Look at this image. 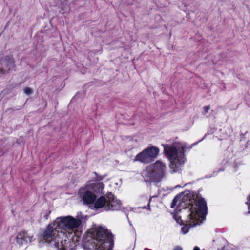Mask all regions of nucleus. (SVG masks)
Here are the masks:
<instances>
[{
  "instance_id": "nucleus-1",
  "label": "nucleus",
  "mask_w": 250,
  "mask_h": 250,
  "mask_svg": "<svg viewBox=\"0 0 250 250\" xmlns=\"http://www.w3.org/2000/svg\"><path fill=\"white\" fill-rule=\"evenodd\" d=\"M187 204L189 207L186 208L185 202L181 200L180 195H179L174 198L171 205V208H176V210H180L183 208L184 212L188 213L187 218L184 221L186 224L181 228V231L184 234L188 232L189 228L200 224L207 213V204L203 199Z\"/></svg>"
},
{
  "instance_id": "nucleus-2",
  "label": "nucleus",
  "mask_w": 250,
  "mask_h": 250,
  "mask_svg": "<svg viewBox=\"0 0 250 250\" xmlns=\"http://www.w3.org/2000/svg\"><path fill=\"white\" fill-rule=\"evenodd\" d=\"M91 234L84 243L85 250H110L113 247L112 235L107 229L99 227L91 230Z\"/></svg>"
},
{
  "instance_id": "nucleus-3",
  "label": "nucleus",
  "mask_w": 250,
  "mask_h": 250,
  "mask_svg": "<svg viewBox=\"0 0 250 250\" xmlns=\"http://www.w3.org/2000/svg\"><path fill=\"white\" fill-rule=\"evenodd\" d=\"M163 146L164 152L170 161V167L173 169V172L177 171L178 167L186 161L184 156L185 146L176 142L171 145H163Z\"/></svg>"
},
{
  "instance_id": "nucleus-4",
  "label": "nucleus",
  "mask_w": 250,
  "mask_h": 250,
  "mask_svg": "<svg viewBox=\"0 0 250 250\" xmlns=\"http://www.w3.org/2000/svg\"><path fill=\"white\" fill-rule=\"evenodd\" d=\"M60 229L52 224H49L42 234L43 239L48 243L54 242V246L57 250H72L74 243L70 239H63L59 242L61 236Z\"/></svg>"
},
{
  "instance_id": "nucleus-5",
  "label": "nucleus",
  "mask_w": 250,
  "mask_h": 250,
  "mask_svg": "<svg viewBox=\"0 0 250 250\" xmlns=\"http://www.w3.org/2000/svg\"><path fill=\"white\" fill-rule=\"evenodd\" d=\"M82 224V220L79 218L71 216H61L57 218L53 222V225L60 229V234L64 236L65 233H74Z\"/></svg>"
},
{
  "instance_id": "nucleus-6",
  "label": "nucleus",
  "mask_w": 250,
  "mask_h": 250,
  "mask_svg": "<svg viewBox=\"0 0 250 250\" xmlns=\"http://www.w3.org/2000/svg\"><path fill=\"white\" fill-rule=\"evenodd\" d=\"M96 208H103L105 210H118L121 208V202L116 199L111 192L105 196H101L94 204Z\"/></svg>"
},
{
  "instance_id": "nucleus-7",
  "label": "nucleus",
  "mask_w": 250,
  "mask_h": 250,
  "mask_svg": "<svg viewBox=\"0 0 250 250\" xmlns=\"http://www.w3.org/2000/svg\"><path fill=\"white\" fill-rule=\"evenodd\" d=\"M159 152L158 148L151 146L145 149L142 152L138 154L134 161H140L143 163H149L154 161Z\"/></svg>"
},
{
  "instance_id": "nucleus-8",
  "label": "nucleus",
  "mask_w": 250,
  "mask_h": 250,
  "mask_svg": "<svg viewBox=\"0 0 250 250\" xmlns=\"http://www.w3.org/2000/svg\"><path fill=\"white\" fill-rule=\"evenodd\" d=\"M15 66L14 62L10 56H5L0 60V72L5 74Z\"/></svg>"
},
{
  "instance_id": "nucleus-9",
  "label": "nucleus",
  "mask_w": 250,
  "mask_h": 250,
  "mask_svg": "<svg viewBox=\"0 0 250 250\" xmlns=\"http://www.w3.org/2000/svg\"><path fill=\"white\" fill-rule=\"evenodd\" d=\"M142 176L146 182H160V180L156 176L152 167L150 165L147 166L142 172Z\"/></svg>"
},
{
  "instance_id": "nucleus-10",
  "label": "nucleus",
  "mask_w": 250,
  "mask_h": 250,
  "mask_svg": "<svg viewBox=\"0 0 250 250\" xmlns=\"http://www.w3.org/2000/svg\"><path fill=\"white\" fill-rule=\"evenodd\" d=\"M79 195L82 197L83 203L85 204L93 203L96 200V197L95 194L87 189L86 188L80 190Z\"/></svg>"
},
{
  "instance_id": "nucleus-11",
  "label": "nucleus",
  "mask_w": 250,
  "mask_h": 250,
  "mask_svg": "<svg viewBox=\"0 0 250 250\" xmlns=\"http://www.w3.org/2000/svg\"><path fill=\"white\" fill-rule=\"evenodd\" d=\"M150 165L151 167H152V169L154 171L156 176L160 181H161L165 175L166 169V165L160 160H158L154 164Z\"/></svg>"
},
{
  "instance_id": "nucleus-12",
  "label": "nucleus",
  "mask_w": 250,
  "mask_h": 250,
  "mask_svg": "<svg viewBox=\"0 0 250 250\" xmlns=\"http://www.w3.org/2000/svg\"><path fill=\"white\" fill-rule=\"evenodd\" d=\"M32 236L28 235L27 231H22L18 233L16 236L17 243L20 246H26L28 241L32 242Z\"/></svg>"
},
{
  "instance_id": "nucleus-13",
  "label": "nucleus",
  "mask_w": 250,
  "mask_h": 250,
  "mask_svg": "<svg viewBox=\"0 0 250 250\" xmlns=\"http://www.w3.org/2000/svg\"><path fill=\"white\" fill-rule=\"evenodd\" d=\"M104 185L102 182H89L85 186L87 189L93 191L97 193H101L104 188Z\"/></svg>"
},
{
  "instance_id": "nucleus-14",
  "label": "nucleus",
  "mask_w": 250,
  "mask_h": 250,
  "mask_svg": "<svg viewBox=\"0 0 250 250\" xmlns=\"http://www.w3.org/2000/svg\"><path fill=\"white\" fill-rule=\"evenodd\" d=\"M174 217L175 219L176 220L177 222L181 224L182 223V220L181 219V216H178L177 214H175L174 215Z\"/></svg>"
},
{
  "instance_id": "nucleus-15",
  "label": "nucleus",
  "mask_w": 250,
  "mask_h": 250,
  "mask_svg": "<svg viewBox=\"0 0 250 250\" xmlns=\"http://www.w3.org/2000/svg\"><path fill=\"white\" fill-rule=\"evenodd\" d=\"M94 174H95V176H96V180H95L96 181H100L105 177L104 175V176L99 175L97 174V173L96 172H94Z\"/></svg>"
},
{
  "instance_id": "nucleus-16",
  "label": "nucleus",
  "mask_w": 250,
  "mask_h": 250,
  "mask_svg": "<svg viewBox=\"0 0 250 250\" xmlns=\"http://www.w3.org/2000/svg\"><path fill=\"white\" fill-rule=\"evenodd\" d=\"M32 92H33L32 90L29 87H26L24 89V93L27 95H30Z\"/></svg>"
},
{
  "instance_id": "nucleus-17",
  "label": "nucleus",
  "mask_w": 250,
  "mask_h": 250,
  "mask_svg": "<svg viewBox=\"0 0 250 250\" xmlns=\"http://www.w3.org/2000/svg\"><path fill=\"white\" fill-rule=\"evenodd\" d=\"M209 106H205L204 107V114H206L207 113L208 111L209 110Z\"/></svg>"
},
{
  "instance_id": "nucleus-18",
  "label": "nucleus",
  "mask_w": 250,
  "mask_h": 250,
  "mask_svg": "<svg viewBox=\"0 0 250 250\" xmlns=\"http://www.w3.org/2000/svg\"><path fill=\"white\" fill-rule=\"evenodd\" d=\"M247 204L248 205L249 213H250V194L249 197V201Z\"/></svg>"
},
{
  "instance_id": "nucleus-19",
  "label": "nucleus",
  "mask_w": 250,
  "mask_h": 250,
  "mask_svg": "<svg viewBox=\"0 0 250 250\" xmlns=\"http://www.w3.org/2000/svg\"><path fill=\"white\" fill-rule=\"evenodd\" d=\"M51 213V211H49L46 215H44V217L46 219H47L48 218V216L49 215V214H50Z\"/></svg>"
},
{
  "instance_id": "nucleus-20",
  "label": "nucleus",
  "mask_w": 250,
  "mask_h": 250,
  "mask_svg": "<svg viewBox=\"0 0 250 250\" xmlns=\"http://www.w3.org/2000/svg\"><path fill=\"white\" fill-rule=\"evenodd\" d=\"M173 250H183L182 248L179 246H177Z\"/></svg>"
},
{
  "instance_id": "nucleus-21",
  "label": "nucleus",
  "mask_w": 250,
  "mask_h": 250,
  "mask_svg": "<svg viewBox=\"0 0 250 250\" xmlns=\"http://www.w3.org/2000/svg\"><path fill=\"white\" fill-rule=\"evenodd\" d=\"M193 250H200V249H199V247H194V248Z\"/></svg>"
}]
</instances>
